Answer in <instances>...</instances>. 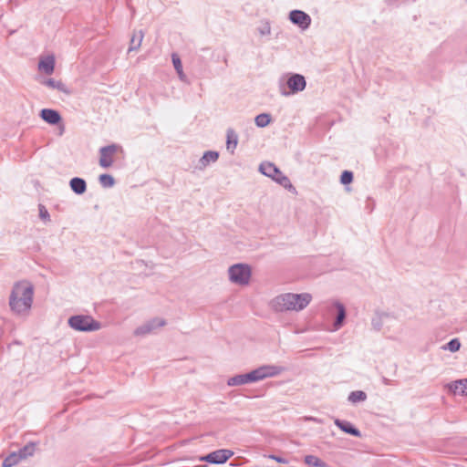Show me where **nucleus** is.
I'll use <instances>...</instances> for the list:
<instances>
[{"instance_id":"nucleus-6","label":"nucleus","mask_w":467,"mask_h":467,"mask_svg":"<svg viewBox=\"0 0 467 467\" xmlns=\"http://www.w3.org/2000/svg\"><path fill=\"white\" fill-rule=\"evenodd\" d=\"M229 275L233 282L245 285L249 282L251 271L247 265H235L230 268Z\"/></svg>"},{"instance_id":"nucleus-22","label":"nucleus","mask_w":467,"mask_h":467,"mask_svg":"<svg viewBox=\"0 0 467 467\" xmlns=\"http://www.w3.org/2000/svg\"><path fill=\"white\" fill-rule=\"evenodd\" d=\"M172 63H173V66L180 77L181 79H184L185 76H184V73L182 71V61L180 59V57L176 55V54H173L172 55Z\"/></svg>"},{"instance_id":"nucleus-32","label":"nucleus","mask_w":467,"mask_h":467,"mask_svg":"<svg viewBox=\"0 0 467 467\" xmlns=\"http://www.w3.org/2000/svg\"><path fill=\"white\" fill-rule=\"evenodd\" d=\"M269 457H270L271 459H273V460L276 461V462H279V463H285H285H287V462H287V460H286V459H285V458H281V457L275 456V455H271V456H269Z\"/></svg>"},{"instance_id":"nucleus-1","label":"nucleus","mask_w":467,"mask_h":467,"mask_svg":"<svg viewBox=\"0 0 467 467\" xmlns=\"http://www.w3.org/2000/svg\"><path fill=\"white\" fill-rule=\"evenodd\" d=\"M34 287L28 281L16 282L11 291L9 306L16 314L27 313L33 303Z\"/></svg>"},{"instance_id":"nucleus-14","label":"nucleus","mask_w":467,"mask_h":467,"mask_svg":"<svg viewBox=\"0 0 467 467\" xmlns=\"http://www.w3.org/2000/svg\"><path fill=\"white\" fill-rule=\"evenodd\" d=\"M335 424L344 432L351 434L356 437H360L361 433L360 431L355 428L350 422L348 421H342L339 420H335Z\"/></svg>"},{"instance_id":"nucleus-2","label":"nucleus","mask_w":467,"mask_h":467,"mask_svg":"<svg viewBox=\"0 0 467 467\" xmlns=\"http://www.w3.org/2000/svg\"><path fill=\"white\" fill-rule=\"evenodd\" d=\"M310 294H284L275 297L271 306L272 308L278 312L283 311H300L306 307L311 302Z\"/></svg>"},{"instance_id":"nucleus-21","label":"nucleus","mask_w":467,"mask_h":467,"mask_svg":"<svg viewBox=\"0 0 467 467\" xmlns=\"http://www.w3.org/2000/svg\"><path fill=\"white\" fill-rule=\"evenodd\" d=\"M237 146V136L233 130H229L227 132V141H226V147L228 150H230L232 152Z\"/></svg>"},{"instance_id":"nucleus-31","label":"nucleus","mask_w":467,"mask_h":467,"mask_svg":"<svg viewBox=\"0 0 467 467\" xmlns=\"http://www.w3.org/2000/svg\"><path fill=\"white\" fill-rule=\"evenodd\" d=\"M39 212H40L41 218H43L45 220L48 218L49 214L44 206L39 207Z\"/></svg>"},{"instance_id":"nucleus-11","label":"nucleus","mask_w":467,"mask_h":467,"mask_svg":"<svg viewBox=\"0 0 467 467\" xmlns=\"http://www.w3.org/2000/svg\"><path fill=\"white\" fill-rule=\"evenodd\" d=\"M448 388L454 395L467 396V379L454 380Z\"/></svg>"},{"instance_id":"nucleus-3","label":"nucleus","mask_w":467,"mask_h":467,"mask_svg":"<svg viewBox=\"0 0 467 467\" xmlns=\"http://www.w3.org/2000/svg\"><path fill=\"white\" fill-rule=\"evenodd\" d=\"M70 327L79 331H93L100 328L99 322L89 316H75L69 318Z\"/></svg>"},{"instance_id":"nucleus-10","label":"nucleus","mask_w":467,"mask_h":467,"mask_svg":"<svg viewBox=\"0 0 467 467\" xmlns=\"http://www.w3.org/2000/svg\"><path fill=\"white\" fill-rule=\"evenodd\" d=\"M287 86L293 93L301 91L306 87L305 78L301 75H294L287 80Z\"/></svg>"},{"instance_id":"nucleus-12","label":"nucleus","mask_w":467,"mask_h":467,"mask_svg":"<svg viewBox=\"0 0 467 467\" xmlns=\"http://www.w3.org/2000/svg\"><path fill=\"white\" fill-rule=\"evenodd\" d=\"M40 116L49 124H57L61 120L59 113L54 109H44L41 110Z\"/></svg>"},{"instance_id":"nucleus-4","label":"nucleus","mask_w":467,"mask_h":467,"mask_svg":"<svg viewBox=\"0 0 467 467\" xmlns=\"http://www.w3.org/2000/svg\"><path fill=\"white\" fill-rule=\"evenodd\" d=\"M121 152V147L116 144L101 148L99 150V165L102 168L110 167L113 164L117 155Z\"/></svg>"},{"instance_id":"nucleus-25","label":"nucleus","mask_w":467,"mask_h":467,"mask_svg":"<svg viewBox=\"0 0 467 467\" xmlns=\"http://www.w3.org/2000/svg\"><path fill=\"white\" fill-rule=\"evenodd\" d=\"M248 382L249 381L247 379V374H245V375H241V376H237V377H234V378L230 379L228 381V385L235 386V385L245 384Z\"/></svg>"},{"instance_id":"nucleus-5","label":"nucleus","mask_w":467,"mask_h":467,"mask_svg":"<svg viewBox=\"0 0 467 467\" xmlns=\"http://www.w3.org/2000/svg\"><path fill=\"white\" fill-rule=\"evenodd\" d=\"M281 371L282 368L275 366H263L247 373V379L249 382L258 381L278 375Z\"/></svg>"},{"instance_id":"nucleus-28","label":"nucleus","mask_w":467,"mask_h":467,"mask_svg":"<svg viewBox=\"0 0 467 467\" xmlns=\"http://www.w3.org/2000/svg\"><path fill=\"white\" fill-rule=\"evenodd\" d=\"M461 343L457 338L451 339L446 347H444V349H448L451 352H456L460 349Z\"/></svg>"},{"instance_id":"nucleus-23","label":"nucleus","mask_w":467,"mask_h":467,"mask_svg":"<svg viewBox=\"0 0 467 467\" xmlns=\"http://www.w3.org/2000/svg\"><path fill=\"white\" fill-rule=\"evenodd\" d=\"M367 399V395L364 391L357 390L350 393L348 400L353 402L364 401Z\"/></svg>"},{"instance_id":"nucleus-9","label":"nucleus","mask_w":467,"mask_h":467,"mask_svg":"<svg viewBox=\"0 0 467 467\" xmlns=\"http://www.w3.org/2000/svg\"><path fill=\"white\" fill-rule=\"evenodd\" d=\"M233 451L229 450H218L210 454H208L205 459L213 463H223L230 457H232Z\"/></svg>"},{"instance_id":"nucleus-27","label":"nucleus","mask_w":467,"mask_h":467,"mask_svg":"<svg viewBox=\"0 0 467 467\" xmlns=\"http://www.w3.org/2000/svg\"><path fill=\"white\" fill-rule=\"evenodd\" d=\"M219 154L216 151H207L204 153L202 161L204 164L209 163L210 161H217Z\"/></svg>"},{"instance_id":"nucleus-20","label":"nucleus","mask_w":467,"mask_h":467,"mask_svg":"<svg viewBox=\"0 0 467 467\" xmlns=\"http://www.w3.org/2000/svg\"><path fill=\"white\" fill-rule=\"evenodd\" d=\"M336 307H337L338 313H337V320L335 323V327H336V329H337L338 327H341V325L343 323V320L346 316V312H345L344 306L340 303H337Z\"/></svg>"},{"instance_id":"nucleus-19","label":"nucleus","mask_w":467,"mask_h":467,"mask_svg":"<svg viewBox=\"0 0 467 467\" xmlns=\"http://www.w3.org/2000/svg\"><path fill=\"white\" fill-rule=\"evenodd\" d=\"M36 451V444L28 443L23 449H21L17 453L21 456V461L26 459L29 456H32Z\"/></svg>"},{"instance_id":"nucleus-15","label":"nucleus","mask_w":467,"mask_h":467,"mask_svg":"<svg viewBox=\"0 0 467 467\" xmlns=\"http://www.w3.org/2000/svg\"><path fill=\"white\" fill-rule=\"evenodd\" d=\"M70 187L78 194L85 192L87 188L85 181L80 178H73L70 181Z\"/></svg>"},{"instance_id":"nucleus-18","label":"nucleus","mask_w":467,"mask_h":467,"mask_svg":"<svg viewBox=\"0 0 467 467\" xmlns=\"http://www.w3.org/2000/svg\"><path fill=\"white\" fill-rule=\"evenodd\" d=\"M45 85H47V87H49L51 88L58 89L64 93L69 92L67 86L62 81H57L55 79H47V81H45Z\"/></svg>"},{"instance_id":"nucleus-24","label":"nucleus","mask_w":467,"mask_h":467,"mask_svg":"<svg viewBox=\"0 0 467 467\" xmlns=\"http://www.w3.org/2000/svg\"><path fill=\"white\" fill-rule=\"evenodd\" d=\"M270 121L271 117L269 114L263 113L255 118V124L261 128L267 126L270 123Z\"/></svg>"},{"instance_id":"nucleus-7","label":"nucleus","mask_w":467,"mask_h":467,"mask_svg":"<svg viewBox=\"0 0 467 467\" xmlns=\"http://www.w3.org/2000/svg\"><path fill=\"white\" fill-rule=\"evenodd\" d=\"M260 171L265 175L272 177L285 187H292L288 178L283 175L282 172L273 163L265 162L261 164Z\"/></svg>"},{"instance_id":"nucleus-30","label":"nucleus","mask_w":467,"mask_h":467,"mask_svg":"<svg viewBox=\"0 0 467 467\" xmlns=\"http://www.w3.org/2000/svg\"><path fill=\"white\" fill-rule=\"evenodd\" d=\"M142 37H143V35L141 32H140L138 35H134L131 38V45H134L135 42H138L137 43V46L134 47V48L138 47L140 46V43H141V40H142Z\"/></svg>"},{"instance_id":"nucleus-13","label":"nucleus","mask_w":467,"mask_h":467,"mask_svg":"<svg viewBox=\"0 0 467 467\" xmlns=\"http://www.w3.org/2000/svg\"><path fill=\"white\" fill-rule=\"evenodd\" d=\"M38 68L40 71H43L47 75L52 74L55 68L54 56H47L42 58L38 64Z\"/></svg>"},{"instance_id":"nucleus-26","label":"nucleus","mask_w":467,"mask_h":467,"mask_svg":"<svg viewBox=\"0 0 467 467\" xmlns=\"http://www.w3.org/2000/svg\"><path fill=\"white\" fill-rule=\"evenodd\" d=\"M99 182L104 187H111L114 185V178L109 174H101L99 176Z\"/></svg>"},{"instance_id":"nucleus-8","label":"nucleus","mask_w":467,"mask_h":467,"mask_svg":"<svg viewBox=\"0 0 467 467\" xmlns=\"http://www.w3.org/2000/svg\"><path fill=\"white\" fill-rule=\"evenodd\" d=\"M289 18L294 24L297 25L302 29H306L311 23L310 16L300 10H294L290 12Z\"/></svg>"},{"instance_id":"nucleus-29","label":"nucleus","mask_w":467,"mask_h":467,"mask_svg":"<svg viewBox=\"0 0 467 467\" xmlns=\"http://www.w3.org/2000/svg\"><path fill=\"white\" fill-rule=\"evenodd\" d=\"M353 180V174L351 171H345L342 172L340 182L342 184H349Z\"/></svg>"},{"instance_id":"nucleus-17","label":"nucleus","mask_w":467,"mask_h":467,"mask_svg":"<svg viewBox=\"0 0 467 467\" xmlns=\"http://www.w3.org/2000/svg\"><path fill=\"white\" fill-rule=\"evenodd\" d=\"M305 462L313 467H327V464L315 455H306L305 457Z\"/></svg>"},{"instance_id":"nucleus-16","label":"nucleus","mask_w":467,"mask_h":467,"mask_svg":"<svg viewBox=\"0 0 467 467\" xmlns=\"http://www.w3.org/2000/svg\"><path fill=\"white\" fill-rule=\"evenodd\" d=\"M21 462V456L17 452H12L3 462V467H13Z\"/></svg>"}]
</instances>
